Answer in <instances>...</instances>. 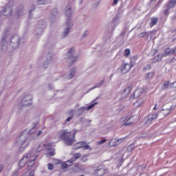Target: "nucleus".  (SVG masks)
<instances>
[{"label": "nucleus", "mask_w": 176, "mask_h": 176, "mask_svg": "<svg viewBox=\"0 0 176 176\" xmlns=\"http://www.w3.org/2000/svg\"><path fill=\"white\" fill-rule=\"evenodd\" d=\"M118 2H119V0H114L113 2V5H118Z\"/></svg>", "instance_id": "37"}, {"label": "nucleus", "mask_w": 176, "mask_h": 176, "mask_svg": "<svg viewBox=\"0 0 176 176\" xmlns=\"http://www.w3.org/2000/svg\"><path fill=\"white\" fill-rule=\"evenodd\" d=\"M157 21H159V19L156 17H153L151 19L150 27H153V25H156L157 24Z\"/></svg>", "instance_id": "12"}, {"label": "nucleus", "mask_w": 176, "mask_h": 176, "mask_svg": "<svg viewBox=\"0 0 176 176\" xmlns=\"http://www.w3.org/2000/svg\"><path fill=\"white\" fill-rule=\"evenodd\" d=\"M37 154H34V153H29L25 156H24L19 162V166H24L25 164H28V167L30 170H31V167H34V164H35V160L38 159Z\"/></svg>", "instance_id": "2"}, {"label": "nucleus", "mask_w": 176, "mask_h": 176, "mask_svg": "<svg viewBox=\"0 0 176 176\" xmlns=\"http://www.w3.org/2000/svg\"><path fill=\"white\" fill-rule=\"evenodd\" d=\"M133 65H134V63H131V64L124 63L120 67L121 74L122 75H126V74H127V72H129V71L133 68Z\"/></svg>", "instance_id": "5"}, {"label": "nucleus", "mask_w": 176, "mask_h": 176, "mask_svg": "<svg viewBox=\"0 0 176 176\" xmlns=\"http://www.w3.org/2000/svg\"><path fill=\"white\" fill-rule=\"evenodd\" d=\"M89 159L87 158V155H84L81 159L80 161L82 162V163H86Z\"/></svg>", "instance_id": "23"}, {"label": "nucleus", "mask_w": 176, "mask_h": 176, "mask_svg": "<svg viewBox=\"0 0 176 176\" xmlns=\"http://www.w3.org/2000/svg\"><path fill=\"white\" fill-rule=\"evenodd\" d=\"M3 170V165H0V173Z\"/></svg>", "instance_id": "43"}, {"label": "nucleus", "mask_w": 176, "mask_h": 176, "mask_svg": "<svg viewBox=\"0 0 176 176\" xmlns=\"http://www.w3.org/2000/svg\"><path fill=\"white\" fill-rule=\"evenodd\" d=\"M176 6V0H169L167 4L165 6L166 8L164 11V16H168L170 14V9H173Z\"/></svg>", "instance_id": "3"}, {"label": "nucleus", "mask_w": 176, "mask_h": 176, "mask_svg": "<svg viewBox=\"0 0 176 176\" xmlns=\"http://www.w3.org/2000/svg\"><path fill=\"white\" fill-rule=\"evenodd\" d=\"M41 134H42V131H38L37 132V137H39V135H41Z\"/></svg>", "instance_id": "39"}, {"label": "nucleus", "mask_w": 176, "mask_h": 176, "mask_svg": "<svg viewBox=\"0 0 176 176\" xmlns=\"http://www.w3.org/2000/svg\"><path fill=\"white\" fill-rule=\"evenodd\" d=\"M154 75H155V72L148 73L146 76V79H152Z\"/></svg>", "instance_id": "19"}, {"label": "nucleus", "mask_w": 176, "mask_h": 176, "mask_svg": "<svg viewBox=\"0 0 176 176\" xmlns=\"http://www.w3.org/2000/svg\"><path fill=\"white\" fill-rule=\"evenodd\" d=\"M131 119H133V117H131L125 123L123 124V126H130L131 124H134V123H135V122H130L129 121L131 120Z\"/></svg>", "instance_id": "17"}, {"label": "nucleus", "mask_w": 176, "mask_h": 176, "mask_svg": "<svg viewBox=\"0 0 176 176\" xmlns=\"http://www.w3.org/2000/svg\"><path fill=\"white\" fill-rule=\"evenodd\" d=\"M3 41H5V36L3 37Z\"/></svg>", "instance_id": "51"}, {"label": "nucleus", "mask_w": 176, "mask_h": 176, "mask_svg": "<svg viewBox=\"0 0 176 176\" xmlns=\"http://www.w3.org/2000/svg\"><path fill=\"white\" fill-rule=\"evenodd\" d=\"M171 109H173V106H171L169 109H162V111H166V112L163 113L165 116H167V115H168V113H170V111H171Z\"/></svg>", "instance_id": "16"}, {"label": "nucleus", "mask_w": 176, "mask_h": 176, "mask_svg": "<svg viewBox=\"0 0 176 176\" xmlns=\"http://www.w3.org/2000/svg\"><path fill=\"white\" fill-rule=\"evenodd\" d=\"M73 164L74 163L72 162L70 160H69L61 164V168L62 170H65V168H69V167H71V166H72Z\"/></svg>", "instance_id": "8"}, {"label": "nucleus", "mask_w": 176, "mask_h": 176, "mask_svg": "<svg viewBox=\"0 0 176 176\" xmlns=\"http://www.w3.org/2000/svg\"><path fill=\"white\" fill-rule=\"evenodd\" d=\"M164 57L163 56V54H159L157 55L153 59V63H157L158 61H161L162 58Z\"/></svg>", "instance_id": "13"}, {"label": "nucleus", "mask_w": 176, "mask_h": 176, "mask_svg": "<svg viewBox=\"0 0 176 176\" xmlns=\"http://www.w3.org/2000/svg\"><path fill=\"white\" fill-rule=\"evenodd\" d=\"M146 34H148V32H142L139 34V36L140 38H143V36H145L146 35Z\"/></svg>", "instance_id": "31"}, {"label": "nucleus", "mask_w": 176, "mask_h": 176, "mask_svg": "<svg viewBox=\"0 0 176 176\" xmlns=\"http://www.w3.org/2000/svg\"><path fill=\"white\" fill-rule=\"evenodd\" d=\"M39 5H45V3H39Z\"/></svg>", "instance_id": "50"}, {"label": "nucleus", "mask_w": 176, "mask_h": 176, "mask_svg": "<svg viewBox=\"0 0 176 176\" xmlns=\"http://www.w3.org/2000/svg\"><path fill=\"white\" fill-rule=\"evenodd\" d=\"M25 142H27V140H25L23 141V142L22 143L21 146H23L24 145V143H25Z\"/></svg>", "instance_id": "47"}, {"label": "nucleus", "mask_w": 176, "mask_h": 176, "mask_svg": "<svg viewBox=\"0 0 176 176\" xmlns=\"http://www.w3.org/2000/svg\"><path fill=\"white\" fill-rule=\"evenodd\" d=\"M30 176H34L35 175V172L34 170H32L29 175Z\"/></svg>", "instance_id": "36"}, {"label": "nucleus", "mask_w": 176, "mask_h": 176, "mask_svg": "<svg viewBox=\"0 0 176 176\" xmlns=\"http://www.w3.org/2000/svg\"><path fill=\"white\" fill-rule=\"evenodd\" d=\"M47 168H48V170H52L54 168V165L50 163V164H47Z\"/></svg>", "instance_id": "27"}, {"label": "nucleus", "mask_w": 176, "mask_h": 176, "mask_svg": "<svg viewBox=\"0 0 176 176\" xmlns=\"http://www.w3.org/2000/svg\"><path fill=\"white\" fill-rule=\"evenodd\" d=\"M35 131H36L35 130V126H34L30 131H29V134H34Z\"/></svg>", "instance_id": "30"}, {"label": "nucleus", "mask_w": 176, "mask_h": 176, "mask_svg": "<svg viewBox=\"0 0 176 176\" xmlns=\"http://www.w3.org/2000/svg\"><path fill=\"white\" fill-rule=\"evenodd\" d=\"M69 30H70V28H67L65 30V32H64V36H67V35H68V34H69Z\"/></svg>", "instance_id": "28"}, {"label": "nucleus", "mask_w": 176, "mask_h": 176, "mask_svg": "<svg viewBox=\"0 0 176 176\" xmlns=\"http://www.w3.org/2000/svg\"><path fill=\"white\" fill-rule=\"evenodd\" d=\"M157 107V104H155V107L153 108V109H154L155 111H156V110L157 109V108H156Z\"/></svg>", "instance_id": "46"}, {"label": "nucleus", "mask_w": 176, "mask_h": 176, "mask_svg": "<svg viewBox=\"0 0 176 176\" xmlns=\"http://www.w3.org/2000/svg\"><path fill=\"white\" fill-rule=\"evenodd\" d=\"M70 10H71V8L67 7V8H66V12H69Z\"/></svg>", "instance_id": "44"}, {"label": "nucleus", "mask_w": 176, "mask_h": 176, "mask_svg": "<svg viewBox=\"0 0 176 176\" xmlns=\"http://www.w3.org/2000/svg\"><path fill=\"white\" fill-rule=\"evenodd\" d=\"M131 53V51L130 50V49H129V48L125 49V50L124 52V57H129L130 56Z\"/></svg>", "instance_id": "18"}, {"label": "nucleus", "mask_w": 176, "mask_h": 176, "mask_svg": "<svg viewBox=\"0 0 176 176\" xmlns=\"http://www.w3.org/2000/svg\"><path fill=\"white\" fill-rule=\"evenodd\" d=\"M105 142H107V139H102V140L97 142L96 144L102 145V144H105Z\"/></svg>", "instance_id": "22"}, {"label": "nucleus", "mask_w": 176, "mask_h": 176, "mask_svg": "<svg viewBox=\"0 0 176 176\" xmlns=\"http://www.w3.org/2000/svg\"><path fill=\"white\" fill-rule=\"evenodd\" d=\"M138 92H139L138 90L135 91V92H134V97H137V94H138Z\"/></svg>", "instance_id": "42"}, {"label": "nucleus", "mask_w": 176, "mask_h": 176, "mask_svg": "<svg viewBox=\"0 0 176 176\" xmlns=\"http://www.w3.org/2000/svg\"><path fill=\"white\" fill-rule=\"evenodd\" d=\"M146 168V166H145V165L142 166V168Z\"/></svg>", "instance_id": "48"}, {"label": "nucleus", "mask_w": 176, "mask_h": 176, "mask_svg": "<svg viewBox=\"0 0 176 176\" xmlns=\"http://www.w3.org/2000/svg\"><path fill=\"white\" fill-rule=\"evenodd\" d=\"M39 148H41V145L38 146V149H36V152H41V151H42V149H39Z\"/></svg>", "instance_id": "40"}, {"label": "nucleus", "mask_w": 176, "mask_h": 176, "mask_svg": "<svg viewBox=\"0 0 176 176\" xmlns=\"http://www.w3.org/2000/svg\"><path fill=\"white\" fill-rule=\"evenodd\" d=\"M75 168H79V164L76 163L74 165Z\"/></svg>", "instance_id": "41"}, {"label": "nucleus", "mask_w": 176, "mask_h": 176, "mask_svg": "<svg viewBox=\"0 0 176 176\" xmlns=\"http://www.w3.org/2000/svg\"><path fill=\"white\" fill-rule=\"evenodd\" d=\"M155 119H157V113H153L150 114L146 118L145 123L146 124H151L152 123L153 120H155Z\"/></svg>", "instance_id": "7"}, {"label": "nucleus", "mask_w": 176, "mask_h": 176, "mask_svg": "<svg viewBox=\"0 0 176 176\" xmlns=\"http://www.w3.org/2000/svg\"><path fill=\"white\" fill-rule=\"evenodd\" d=\"M173 86H176V83Z\"/></svg>", "instance_id": "55"}, {"label": "nucleus", "mask_w": 176, "mask_h": 176, "mask_svg": "<svg viewBox=\"0 0 176 176\" xmlns=\"http://www.w3.org/2000/svg\"><path fill=\"white\" fill-rule=\"evenodd\" d=\"M87 34V31H86L84 34L82 35V38H85V36H86V34Z\"/></svg>", "instance_id": "45"}, {"label": "nucleus", "mask_w": 176, "mask_h": 176, "mask_svg": "<svg viewBox=\"0 0 176 176\" xmlns=\"http://www.w3.org/2000/svg\"><path fill=\"white\" fill-rule=\"evenodd\" d=\"M72 118H74L73 116H72L71 117L67 118L65 120V122H71V119H72Z\"/></svg>", "instance_id": "33"}, {"label": "nucleus", "mask_w": 176, "mask_h": 176, "mask_svg": "<svg viewBox=\"0 0 176 176\" xmlns=\"http://www.w3.org/2000/svg\"><path fill=\"white\" fill-rule=\"evenodd\" d=\"M74 148L75 149H83L84 151H91V147H90V146L89 144H87V143H86V142L82 141V142H80L76 143L74 145Z\"/></svg>", "instance_id": "4"}, {"label": "nucleus", "mask_w": 176, "mask_h": 176, "mask_svg": "<svg viewBox=\"0 0 176 176\" xmlns=\"http://www.w3.org/2000/svg\"><path fill=\"white\" fill-rule=\"evenodd\" d=\"M72 63H75V60H73Z\"/></svg>", "instance_id": "53"}, {"label": "nucleus", "mask_w": 176, "mask_h": 176, "mask_svg": "<svg viewBox=\"0 0 176 176\" xmlns=\"http://www.w3.org/2000/svg\"><path fill=\"white\" fill-rule=\"evenodd\" d=\"M98 102H95L92 104H90L89 106H88L86 109L87 111H90V109H91L95 105H97Z\"/></svg>", "instance_id": "24"}, {"label": "nucleus", "mask_w": 176, "mask_h": 176, "mask_svg": "<svg viewBox=\"0 0 176 176\" xmlns=\"http://www.w3.org/2000/svg\"><path fill=\"white\" fill-rule=\"evenodd\" d=\"M48 156H54L56 155V150H52L47 153Z\"/></svg>", "instance_id": "25"}, {"label": "nucleus", "mask_w": 176, "mask_h": 176, "mask_svg": "<svg viewBox=\"0 0 176 176\" xmlns=\"http://www.w3.org/2000/svg\"><path fill=\"white\" fill-rule=\"evenodd\" d=\"M32 10H30V13H32Z\"/></svg>", "instance_id": "54"}, {"label": "nucleus", "mask_w": 176, "mask_h": 176, "mask_svg": "<svg viewBox=\"0 0 176 176\" xmlns=\"http://www.w3.org/2000/svg\"><path fill=\"white\" fill-rule=\"evenodd\" d=\"M81 156H82L81 153H74L72 157L70 159V160L72 163H74V162H76V160H78V159H80Z\"/></svg>", "instance_id": "11"}, {"label": "nucleus", "mask_w": 176, "mask_h": 176, "mask_svg": "<svg viewBox=\"0 0 176 176\" xmlns=\"http://www.w3.org/2000/svg\"><path fill=\"white\" fill-rule=\"evenodd\" d=\"M78 131H69L68 129H62L57 133L58 139L64 141L66 145L71 146L75 142V137Z\"/></svg>", "instance_id": "1"}, {"label": "nucleus", "mask_w": 176, "mask_h": 176, "mask_svg": "<svg viewBox=\"0 0 176 176\" xmlns=\"http://www.w3.org/2000/svg\"><path fill=\"white\" fill-rule=\"evenodd\" d=\"M74 52H75V49L74 48H71L69 51H68V56H71L72 54H74Z\"/></svg>", "instance_id": "29"}, {"label": "nucleus", "mask_w": 176, "mask_h": 176, "mask_svg": "<svg viewBox=\"0 0 176 176\" xmlns=\"http://www.w3.org/2000/svg\"><path fill=\"white\" fill-rule=\"evenodd\" d=\"M151 53H152V54H153V55L157 54V50H156V49L152 50H151Z\"/></svg>", "instance_id": "32"}, {"label": "nucleus", "mask_w": 176, "mask_h": 176, "mask_svg": "<svg viewBox=\"0 0 176 176\" xmlns=\"http://www.w3.org/2000/svg\"><path fill=\"white\" fill-rule=\"evenodd\" d=\"M104 84V80L101 81L100 84H97L94 87H93L91 90H94V89H97L98 87H101V85Z\"/></svg>", "instance_id": "20"}, {"label": "nucleus", "mask_w": 176, "mask_h": 176, "mask_svg": "<svg viewBox=\"0 0 176 176\" xmlns=\"http://www.w3.org/2000/svg\"><path fill=\"white\" fill-rule=\"evenodd\" d=\"M134 148L135 146L133 144H130L129 146H128V148H127L128 152H131L132 151H133Z\"/></svg>", "instance_id": "21"}, {"label": "nucleus", "mask_w": 176, "mask_h": 176, "mask_svg": "<svg viewBox=\"0 0 176 176\" xmlns=\"http://www.w3.org/2000/svg\"><path fill=\"white\" fill-rule=\"evenodd\" d=\"M72 58H73L74 60H76V57H74V56H72Z\"/></svg>", "instance_id": "49"}, {"label": "nucleus", "mask_w": 176, "mask_h": 176, "mask_svg": "<svg viewBox=\"0 0 176 176\" xmlns=\"http://www.w3.org/2000/svg\"><path fill=\"white\" fill-rule=\"evenodd\" d=\"M151 2H153V1H155V0H151Z\"/></svg>", "instance_id": "52"}, {"label": "nucleus", "mask_w": 176, "mask_h": 176, "mask_svg": "<svg viewBox=\"0 0 176 176\" xmlns=\"http://www.w3.org/2000/svg\"><path fill=\"white\" fill-rule=\"evenodd\" d=\"M137 56H132L131 58V61H133V60H135H135H137Z\"/></svg>", "instance_id": "34"}, {"label": "nucleus", "mask_w": 176, "mask_h": 176, "mask_svg": "<svg viewBox=\"0 0 176 176\" xmlns=\"http://www.w3.org/2000/svg\"><path fill=\"white\" fill-rule=\"evenodd\" d=\"M107 174V169L104 168L102 166H99L94 170V175L102 176Z\"/></svg>", "instance_id": "6"}, {"label": "nucleus", "mask_w": 176, "mask_h": 176, "mask_svg": "<svg viewBox=\"0 0 176 176\" xmlns=\"http://www.w3.org/2000/svg\"><path fill=\"white\" fill-rule=\"evenodd\" d=\"M176 19V14H175L173 16H170V19L174 21Z\"/></svg>", "instance_id": "35"}, {"label": "nucleus", "mask_w": 176, "mask_h": 176, "mask_svg": "<svg viewBox=\"0 0 176 176\" xmlns=\"http://www.w3.org/2000/svg\"><path fill=\"white\" fill-rule=\"evenodd\" d=\"M131 86H129L124 89L123 92L121 94V96L123 98L127 97L129 94H130V91H131Z\"/></svg>", "instance_id": "10"}, {"label": "nucleus", "mask_w": 176, "mask_h": 176, "mask_svg": "<svg viewBox=\"0 0 176 176\" xmlns=\"http://www.w3.org/2000/svg\"><path fill=\"white\" fill-rule=\"evenodd\" d=\"M118 162L120 163V166H122V164H123V162H124V160H123V157L122 155H120Z\"/></svg>", "instance_id": "26"}, {"label": "nucleus", "mask_w": 176, "mask_h": 176, "mask_svg": "<svg viewBox=\"0 0 176 176\" xmlns=\"http://www.w3.org/2000/svg\"><path fill=\"white\" fill-rule=\"evenodd\" d=\"M145 69H151V65H146V67H144Z\"/></svg>", "instance_id": "38"}, {"label": "nucleus", "mask_w": 176, "mask_h": 176, "mask_svg": "<svg viewBox=\"0 0 176 176\" xmlns=\"http://www.w3.org/2000/svg\"><path fill=\"white\" fill-rule=\"evenodd\" d=\"M75 72H76V69L73 68L71 69L70 74H69V79H72V78H74V76H75Z\"/></svg>", "instance_id": "15"}, {"label": "nucleus", "mask_w": 176, "mask_h": 176, "mask_svg": "<svg viewBox=\"0 0 176 176\" xmlns=\"http://www.w3.org/2000/svg\"><path fill=\"white\" fill-rule=\"evenodd\" d=\"M142 104H144V100L139 99V100H136L135 102H134V107H135V108H138V107H141V105H142Z\"/></svg>", "instance_id": "14"}, {"label": "nucleus", "mask_w": 176, "mask_h": 176, "mask_svg": "<svg viewBox=\"0 0 176 176\" xmlns=\"http://www.w3.org/2000/svg\"><path fill=\"white\" fill-rule=\"evenodd\" d=\"M124 140H126V138H122L117 140H111L113 142V144L111 145V146H116L118 145H120L123 142V141H124Z\"/></svg>", "instance_id": "9"}]
</instances>
